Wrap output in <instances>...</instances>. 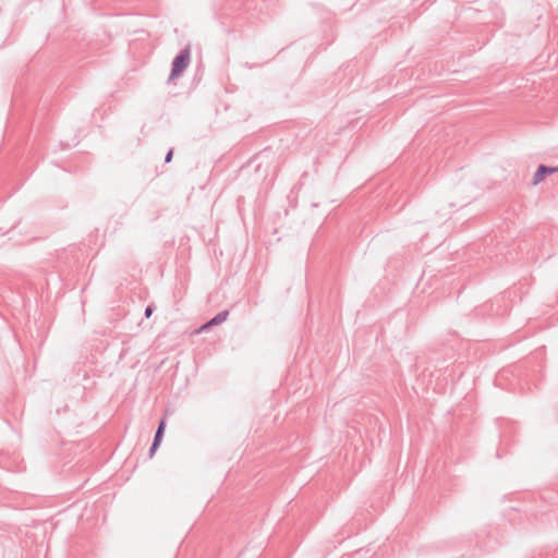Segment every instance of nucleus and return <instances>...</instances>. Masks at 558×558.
<instances>
[{
  "instance_id": "f257e3e1",
  "label": "nucleus",
  "mask_w": 558,
  "mask_h": 558,
  "mask_svg": "<svg viewBox=\"0 0 558 558\" xmlns=\"http://www.w3.org/2000/svg\"><path fill=\"white\" fill-rule=\"evenodd\" d=\"M189 62L190 52L187 50H184L174 59L170 77L174 78L175 76L180 75L183 72V70L187 66Z\"/></svg>"
},
{
  "instance_id": "f03ea898",
  "label": "nucleus",
  "mask_w": 558,
  "mask_h": 558,
  "mask_svg": "<svg viewBox=\"0 0 558 558\" xmlns=\"http://www.w3.org/2000/svg\"><path fill=\"white\" fill-rule=\"evenodd\" d=\"M229 313L227 311L225 312H221L219 313L218 315H216L213 319H210L208 323H206L205 325H203L198 330L197 332H202L206 329H208L209 327L211 326H216L218 324H221L223 323L227 317H228Z\"/></svg>"
},
{
  "instance_id": "7ed1b4c3",
  "label": "nucleus",
  "mask_w": 558,
  "mask_h": 558,
  "mask_svg": "<svg viewBox=\"0 0 558 558\" xmlns=\"http://www.w3.org/2000/svg\"><path fill=\"white\" fill-rule=\"evenodd\" d=\"M545 177H546V174H545V166H539L537 171L535 172V174L533 177L532 184L533 185H538L541 182H543Z\"/></svg>"
},
{
  "instance_id": "20e7f679",
  "label": "nucleus",
  "mask_w": 558,
  "mask_h": 558,
  "mask_svg": "<svg viewBox=\"0 0 558 558\" xmlns=\"http://www.w3.org/2000/svg\"><path fill=\"white\" fill-rule=\"evenodd\" d=\"M163 429H165V421L162 420L160 422L158 430L156 433L155 441H154V445L151 447V452H154L155 449L157 448V446L159 445V441H160L161 435L163 433Z\"/></svg>"
},
{
  "instance_id": "39448f33",
  "label": "nucleus",
  "mask_w": 558,
  "mask_h": 558,
  "mask_svg": "<svg viewBox=\"0 0 558 558\" xmlns=\"http://www.w3.org/2000/svg\"><path fill=\"white\" fill-rule=\"evenodd\" d=\"M558 172V167H546L545 166V174H553Z\"/></svg>"
},
{
  "instance_id": "423d86ee",
  "label": "nucleus",
  "mask_w": 558,
  "mask_h": 558,
  "mask_svg": "<svg viewBox=\"0 0 558 558\" xmlns=\"http://www.w3.org/2000/svg\"><path fill=\"white\" fill-rule=\"evenodd\" d=\"M153 314V308L150 306H148L146 310H145V316L146 317H150Z\"/></svg>"
},
{
  "instance_id": "0eeeda50",
  "label": "nucleus",
  "mask_w": 558,
  "mask_h": 558,
  "mask_svg": "<svg viewBox=\"0 0 558 558\" xmlns=\"http://www.w3.org/2000/svg\"><path fill=\"white\" fill-rule=\"evenodd\" d=\"M172 155H173V153H172V150H170V151L168 153L167 157H166V162H170V161H171V159H172Z\"/></svg>"
}]
</instances>
